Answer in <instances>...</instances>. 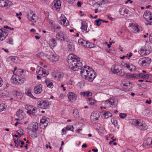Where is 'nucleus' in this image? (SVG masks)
I'll return each instance as SVG.
<instances>
[{
	"label": "nucleus",
	"mask_w": 152,
	"mask_h": 152,
	"mask_svg": "<svg viewBox=\"0 0 152 152\" xmlns=\"http://www.w3.org/2000/svg\"><path fill=\"white\" fill-rule=\"evenodd\" d=\"M132 25L133 26V27H134V32L135 33L138 32L140 31V27H139L138 25L136 24H133L132 23Z\"/></svg>",
	"instance_id": "obj_33"
},
{
	"label": "nucleus",
	"mask_w": 152,
	"mask_h": 152,
	"mask_svg": "<svg viewBox=\"0 0 152 152\" xmlns=\"http://www.w3.org/2000/svg\"><path fill=\"white\" fill-rule=\"evenodd\" d=\"M96 2L97 3V4L99 6L102 5V3H104V1L103 0H95Z\"/></svg>",
	"instance_id": "obj_52"
},
{
	"label": "nucleus",
	"mask_w": 152,
	"mask_h": 152,
	"mask_svg": "<svg viewBox=\"0 0 152 152\" xmlns=\"http://www.w3.org/2000/svg\"><path fill=\"white\" fill-rule=\"evenodd\" d=\"M104 113L103 115L105 118H107L109 117H111L112 116V114L110 112L106 111H103Z\"/></svg>",
	"instance_id": "obj_30"
},
{
	"label": "nucleus",
	"mask_w": 152,
	"mask_h": 152,
	"mask_svg": "<svg viewBox=\"0 0 152 152\" xmlns=\"http://www.w3.org/2000/svg\"><path fill=\"white\" fill-rule=\"evenodd\" d=\"M122 65L124 67H125L127 69H130L131 66L128 63H123V64H122Z\"/></svg>",
	"instance_id": "obj_49"
},
{
	"label": "nucleus",
	"mask_w": 152,
	"mask_h": 152,
	"mask_svg": "<svg viewBox=\"0 0 152 152\" xmlns=\"http://www.w3.org/2000/svg\"><path fill=\"white\" fill-rule=\"evenodd\" d=\"M42 86L41 84L36 86L34 88V93L36 94L40 93L42 91Z\"/></svg>",
	"instance_id": "obj_19"
},
{
	"label": "nucleus",
	"mask_w": 152,
	"mask_h": 152,
	"mask_svg": "<svg viewBox=\"0 0 152 152\" xmlns=\"http://www.w3.org/2000/svg\"><path fill=\"white\" fill-rule=\"evenodd\" d=\"M56 38L61 41H65L67 38L66 35L62 32H60L57 33L56 36Z\"/></svg>",
	"instance_id": "obj_10"
},
{
	"label": "nucleus",
	"mask_w": 152,
	"mask_h": 152,
	"mask_svg": "<svg viewBox=\"0 0 152 152\" xmlns=\"http://www.w3.org/2000/svg\"><path fill=\"white\" fill-rule=\"evenodd\" d=\"M12 2L6 0H0V7H4L11 5Z\"/></svg>",
	"instance_id": "obj_18"
},
{
	"label": "nucleus",
	"mask_w": 152,
	"mask_h": 152,
	"mask_svg": "<svg viewBox=\"0 0 152 152\" xmlns=\"http://www.w3.org/2000/svg\"><path fill=\"white\" fill-rule=\"evenodd\" d=\"M119 12L121 15H124L126 17H128V14L129 12L128 10L125 8L120 9Z\"/></svg>",
	"instance_id": "obj_22"
},
{
	"label": "nucleus",
	"mask_w": 152,
	"mask_h": 152,
	"mask_svg": "<svg viewBox=\"0 0 152 152\" xmlns=\"http://www.w3.org/2000/svg\"><path fill=\"white\" fill-rule=\"evenodd\" d=\"M59 59V56L56 54H53L50 56L49 60L53 63H56L58 61Z\"/></svg>",
	"instance_id": "obj_17"
},
{
	"label": "nucleus",
	"mask_w": 152,
	"mask_h": 152,
	"mask_svg": "<svg viewBox=\"0 0 152 152\" xmlns=\"http://www.w3.org/2000/svg\"><path fill=\"white\" fill-rule=\"evenodd\" d=\"M50 56H49L48 54L44 53L42 60L46 61L47 59H49V58H50Z\"/></svg>",
	"instance_id": "obj_51"
},
{
	"label": "nucleus",
	"mask_w": 152,
	"mask_h": 152,
	"mask_svg": "<svg viewBox=\"0 0 152 152\" xmlns=\"http://www.w3.org/2000/svg\"><path fill=\"white\" fill-rule=\"evenodd\" d=\"M77 4L78 7H81V2L80 1H78L77 2Z\"/></svg>",
	"instance_id": "obj_64"
},
{
	"label": "nucleus",
	"mask_w": 152,
	"mask_h": 152,
	"mask_svg": "<svg viewBox=\"0 0 152 152\" xmlns=\"http://www.w3.org/2000/svg\"><path fill=\"white\" fill-rule=\"evenodd\" d=\"M36 110V109L35 108H34L32 109V110H31V111L30 112L31 113V114L32 113H35V111Z\"/></svg>",
	"instance_id": "obj_62"
},
{
	"label": "nucleus",
	"mask_w": 152,
	"mask_h": 152,
	"mask_svg": "<svg viewBox=\"0 0 152 152\" xmlns=\"http://www.w3.org/2000/svg\"><path fill=\"white\" fill-rule=\"evenodd\" d=\"M102 20L101 19H99L96 20L95 22L96 23V25L98 26H99L101 24V22Z\"/></svg>",
	"instance_id": "obj_58"
},
{
	"label": "nucleus",
	"mask_w": 152,
	"mask_h": 152,
	"mask_svg": "<svg viewBox=\"0 0 152 152\" xmlns=\"http://www.w3.org/2000/svg\"><path fill=\"white\" fill-rule=\"evenodd\" d=\"M18 79H19L18 76L14 75L11 77V81L12 83L17 85L18 84Z\"/></svg>",
	"instance_id": "obj_23"
},
{
	"label": "nucleus",
	"mask_w": 152,
	"mask_h": 152,
	"mask_svg": "<svg viewBox=\"0 0 152 152\" xmlns=\"http://www.w3.org/2000/svg\"><path fill=\"white\" fill-rule=\"evenodd\" d=\"M138 76L143 78L147 79L149 78V75L148 74H144L143 73H140L138 74Z\"/></svg>",
	"instance_id": "obj_38"
},
{
	"label": "nucleus",
	"mask_w": 152,
	"mask_h": 152,
	"mask_svg": "<svg viewBox=\"0 0 152 152\" xmlns=\"http://www.w3.org/2000/svg\"><path fill=\"white\" fill-rule=\"evenodd\" d=\"M67 58L68 65L71 69L74 71H77L81 68L82 64L77 56L71 54L68 56Z\"/></svg>",
	"instance_id": "obj_1"
},
{
	"label": "nucleus",
	"mask_w": 152,
	"mask_h": 152,
	"mask_svg": "<svg viewBox=\"0 0 152 152\" xmlns=\"http://www.w3.org/2000/svg\"><path fill=\"white\" fill-rule=\"evenodd\" d=\"M25 93L27 96L31 98H34V97L32 95L31 90L30 89H26L25 90Z\"/></svg>",
	"instance_id": "obj_36"
},
{
	"label": "nucleus",
	"mask_w": 152,
	"mask_h": 152,
	"mask_svg": "<svg viewBox=\"0 0 152 152\" xmlns=\"http://www.w3.org/2000/svg\"><path fill=\"white\" fill-rule=\"evenodd\" d=\"M121 76L124 77L132 79H134L138 77V74H136L124 73Z\"/></svg>",
	"instance_id": "obj_14"
},
{
	"label": "nucleus",
	"mask_w": 152,
	"mask_h": 152,
	"mask_svg": "<svg viewBox=\"0 0 152 152\" xmlns=\"http://www.w3.org/2000/svg\"><path fill=\"white\" fill-rule=\"evenodd\" d=\"M151 59L149 58H140L138 63L142 66H148L151 63Z\"/></svg>",
	"instance_id": "obj_5"
},
{
	"label": "nucleus",
	"mask_w": 152,
	"mask_h": 152,
	"mask_svg": "<svg viewBox=\"0 0 152 152\" xmlns=\"http://www.w3.org/2000/svg\"><path fill=\"white\" fill-rule=\"evenodd\" d=\"M73 113L74 114V115L77 117H79V113L78 110H74Z\"/></svg>",
	"instance_id": "obj_44"
},
{
	"label": "nucleus",
	"mask_w": 152,
	"mask_h": 152,
	"mask_svg": "<svg viewBox=\"0 0 152 152\" xmlns=\"http://www.w3.org/2000/svg\"><path fill=\"white\" fill-rule=\"evenodd\" d=\"M133 123H134V125L136 126H139V127L140 129L144 130L147 129V126L145 124H143L142 122L141 124L140 122L138 120L134 119Z\"/></svg>",
	"instance_id": "obj_6"
},
{
	"label": "nucleus",
	"mask_w": 152,
	"mask_h": 152,
	"mask_svg": "<svg viewBox=\"0 0 152 152\" xmlns=\"http://www.w3.org/2000/svg\"><path fill=\"white\" fill-rule=\"evenodd\" d=\"M87 23L85 21L82 22V26L81 27L82 31L83 32L84 31H86V32H88V31H87Z\"/></svg>",
	"instance_id": "obj_24"
},
{
	"label": "nucleus",
	"mask_w": 152,
	"mask_h": 152,
	"mask_svg": "<svg viewBox=\"0 0 152 152\" xmlns=\"http://www.w3.org/2000/svg\"><path fill=\"white\" fill-rule=\"evenodd\" d=\"M61 3L59 0L54 1L52 3L53 7L55 8L56 10H59L61 7Z\"/></svg>",
	"instance_id": "obj_15"
},
{
	"label": "nucleus",
	"mask_w": 152,
	"mask_h": 152,
	"mask_svg": "<svg viewBox=\"0 0 152 152\" xmlns=\"http://www.w3.org/2000/svg\"><path fill=\"white\" fill-rule=\"evenodd\" d=\"M112 123L114 125H115L117 123V121L113 118H112L111 120Z\"/></svg>",
	"instance_id": "obj_59"
},
{
	"label": "nucleus",
	"mask_w": 152,
	"mask_h": 152,
	"mask_svg": "<svg viewBox=\"0 0 152 152\" xmlns=\"http://www.w3.org/2000/svg\"><path fill=\"white\" fill-rule=\"evenodd\" d=\"M126 86V87H124V89L127 91L129 90L130 89V88H132V84L129 83H127V85Z\"/></svg>",
	"instance_id": "obj_43"
},
{
	"label": "nucleus",
	"mask_w": 152,
	"mask_h": 152,
	"mask_svg": "<svg viewBox=\"0 0 152 152\" xmlns=\"http://www.w3.org/2000/svg\"><path fill=\"white\" fill-rule=\"evenodd\" d=\"M75 1V0H69V3L70 4H73Z\"/></svg>",
	"instance_id": "obj_63"
},
{
	"label": "nucleus",
	"mask_w": 152,
	"mask_h": 152,
	"mask_svg": "<svg viewBox=\"0 0 152 152\" xmlns=\"http://www.w3.org/2000/svg\"><path fill=\"white\" fill-rule=\"evenodd\" d=\"M149 39L150 42L152 43V32L149 35Z\"/></svg>",
	"instance_id": "obj_60"
},
{
	"label": "nucleus",
	"mask_w": 152,
	"mask_h": 152,
	"mask_svg": "<svg viewBox=\"0 0 152 152\" xmlns=\"http://www.w3.org/2000/svg\"><path fill=\"white\" fill-rule=\"evenodd\" d=\"M7 42L10 44L12 45L13 44V40L12 38H9L7 39Z\"/></svg>",
	"instance_id": "obj_55"
},
{
	"label": "nucleus",
	"mask_w": 152,
	"mask_h": 152,
	"mask_svg": "<svg viewBox=\"0 0 152 152\" xmlns=\"http://www.w3.org/2000/svg\"><path fill=\"white\" fill-rule=\"evenodd\" d=\"M143 17L149 23V24L152 23V14L150 12L146 11L144 14Z\"/></svg>",
	"instance_id": "obj_7"
},
{
	"label": "nucleus",
	"mask_w": 152,
	"mask_h": 152,
	"mask_svg": "<svg viewBox=\"0 0 152 152\" xmlns=\"http://www.w3.org/2000/svg\"><path fill=\"white\" fill-rule=\"evenodd\" d=\"M26 15L27 19L32 22H36L38 19L37 16L31 10L28 11Z\"/></svg>",
	"instance_id": "obj_3"
},
{
	"label": "nucleus",
	"mask_w": 152,
	"mask_h": 152,
	"mask_svg": "<svg viewBox=\"0 0 152 152\" xmlns=\"http://www.w3.org/2000/svg\"><path fill=\"white\" fill-rule=\"evenodd\" d=\"M59 20L61 24L64 25L65 26H68L69 25V23L64 15H61Z\"/></svg>",
	"instance_id": "obj_12"
},
{
	"label": "nucleus",
	"mask_w": 152,
	"mask_h": 152,
	"mask_svg": "<svg viewBox=\"0 0 152 152\" xmlns=\"http://www.w3.org/2000/svg\"><path fill=\"white\" fill-rule=\"evenodd\" d=\"M12 94L14 96L17 97L18 99H21V98L20 96L22 94L21 93L16 91H13Z\"/></svg>",
	"instance_id": "obj_27"
},
{
	"label": "nucleus",
	"mask_w": 152,
	"mask_h": 152,
	"mask_svg": "<svg viewBox=\"0 0 152 152\" xmlns=\"http://www.w3.org/2000/svg\"><path fill=\"white\" fill-rule=\"evenodd\" d=\"M142 49L144 50L145 49L146 50H150V52L151 51V48L150 46L148 44H145L143 47L142 48Z\"/></svg>",
	"instance_id": "obj_42"
},
{
	"label": "nucleus",
	"mask_w": 152,
	"mask_h": 152,
	"mask_svg": "<svg viewBox=\"0 0 152 152\" xmlns=\"http://www.w3.org/2000/svg\"><path fill=\"white\" fill-rule=\"evenodd\" d=\"M8 31L5 29L1 28L0 29V40L3 41L8 36Z\"/></svg>",
	"instance_id": "obj_8"
},
{
	"label": "nucleus",
	"mask_w": 152,
	"mask_h": 152,
	"mask_svg": "<svg viewBox=\"0 0 152 152\" xmlns=\"http://www.w3.org/2000/svg\"><path fill=\"white\" fill-rule=\"evenodd\" d=\"M151 138H148L147 139L145 140L143 144V146L144 147H146L148 146H150L151 142Z\"/></svg>",
	"instance_id": "obj_25"
},
{
	"label": "nucleus",
	"mask_w": 152,
	"mask_h": 152,
	"mask_svg": "<svg viewBox=\"0 0 152 152\" xmlns=\"http://www.w3.org/2000/svg\"><path fill=\"white\" fill-rule=\"evenodd\" d=\"M99 113L96 112H94L91 114V118L94 121L97 120L99 118Z\"/></svg>",
	"instance_id": "obj_20"
},
{
	"label": "nucleus",
	"mask_w": 152,
	"mask_h": 152,
	"mask_svg": "<svg viewBox=\"0 0 152 152\" xmlns=\"http://www.w3.org/2000/svg\"><path fill=\"white\" fill-rule=\"evenodd\" d=\"M45 82L46 83L47 86L49 88H52L53 86L52 82L50 80H45Z\"/></svg>",
	"instance_id": "obj_28"
},
{
	"label": "nucleus",
	"mask_w": 152,
	"mask_h": 152,
	"mask_svg": "<svg viewBox=\"0 0 152 152\" xmlns=\"http://www.w3.org/2000/svg\"><path fill=\"white\" fill-rule=\"evenodd\" d=\"M105 105L106 107H104V109L108 107H115L117 106V103L114 99H110L105 101Z\"/></svg>",
	"instance_id": "obj_4"
},
{
	"label": "nucleus",
	"mask_w": 152,
	"mask_h": 152,
	"mask_svg": "<svg viewBox=\"0 0 152 152\" xmlns=\"http://www.w3.org/2000/svg\"><path fill=\"white\" fill-rule=\"evenodd\" d=\"M150 52L149 50H146L145 49L144 50L142 49L140 51V54L142 56H144L149 54Z\"/></svg>",
	"instance_id": "obj_26"
},
{
	"label": "nucleus",
	"mask_w": 152,
	"mask_h": 152,
	"mask_svg": "<svg viewBox=\"0 0 152 152\" xmlns=\"http://www.w3.org/2000/svg\"><path fill=\"white\" fill-rule=\"evenodd\" d=\"M38 127V124L37 123H35L32 126V131H37Z\"/></svg>",
	"instance_id": "obj_37"
},
{
	"label": "nucleus",
	"mask_w": 152,
	"mask_h": 152,
	"mask_svg": "<svg viewBox=\"0 0 152 152\" xmlns=\"http://www.w3.org/2000/svg\"><path fill=\"white\" fill-rule=\"evenodd\" d=\"M14 142L15 144V146L16 147H18L19 146L20 144V143L21 142V141L19 140H15L14 139Z\"/></svg>",
	"instance_id": "obj_48"
},
{
	"label": "nucleus",
	"mask_w": 152,
	"mask_h": 152,
	"mask_svg": "<svg viewBox=\"0 0 152 152\" xmlns=\"http://www.w3.org/2000/svg\"><path fill=\"white\" fill-rule=\"evenodd\" d=\"M49 103L48 102H38V106L42 109H47L48 108Z\"/></svg>",
	"instance_id": "obj_13"
},
{
	"label": "nucleus",
	"mask_w": 152,
	"mask_h": 152,
	"mask_svg": "<svg viewBox=\"0 0 152 152\" xmlns=\"http://www.w3.org/2000/svg\"><path fill=\"white\" fill-rule=\"evenodd\" d=\"M26 109L28 110L27 113L31 114L30 112L31 111V109L32 108V106L29 105H26L25 106Z\"/></svg>",
	"instance_id": "obj_40"
},
{
	"label": "nucleus",
	"mask_w": 152,
	"mask_h": 152,
	"mask_svg": "<svg viewBox=\"0 0 152 152\" xmlns=\"http://www.w3.org/2000/svg\"><path fill=\"white\" fill-rule=\"evenodd\" d=\"M25 80V79L24 78H20L19 77V79H18L17 85H18L19 84H21L23 83L24 82Z\"/></svg>",
	"instance_id": "obj_45"
},
{
	"label": "nucleus",
	"mask_w": 152,
	"mask_h": 152,
	"mask_svg": "<svg viewBox=\"0 0 152 152\" xmlns=\"http://www.w3.org/2000/svg\"><path fill=\"white\" fill-rule=\"evenodd\" d=\"M121 69V66L118 64H115L112 66L111 70L114 74H118L120 72Z\"/></svg>",
	"instance_id": "obj_9"
},
{
	"label": "nucleus",
	"mask_w": 152,
	"mask_h": 152,
	"mask_svg": "<svg viewBox=\"0 0 152 152\" xmlns=\"http://www.w3.org/2000/svg\"><path fill=\"white\" fill-rule=\"evenodd\" d=\"M89 66H86L81 69L80 74L83 77L92 82L95 77L96 75L93 70H91Z\"/></svg>",
	"instance_id": "obj_2"
},
{
	"label": "nucleus",
	"mask_w": 152,
	"mask_h": 152,
	"mask_svg": "<svg viewBox=\"0 0 152 152\" xmlns=\"http://www.w3.org/2000/svg\"><path fill=\"white\" fill-rule=\"evenodd\" d=\"M136 67L135 66H134L132 65L130 66V69H129V70L130 71L132 72V71H135L136 70Z\"/></svg>",
	"instance_id": "obj_56"
},
{
	"label": "nucleus",
	"mask_w": 152,
	"mask_h": 152,
	"mask_svg": "<svg viewBox=\"0 0 152 152\" xmlns=\"http://www.w3.org/2000/svg\"><path fill=\"white\" fill-rule=\"evenodd\" d=\"M127 85V83H124L123 82L121 83V85L124 88V87H125L126 86V85Z\"/></svg>",
	"instance_id": "obj_61"
},
{
	"label": "nucleus",
	"mask_w": 152,
	"mask_h": 152,
	"mask_svg": "<svg viewBox=\"0 0 152 152\" xmlns=\"http://www.w3.org/2000/svg\"><path fill=\"white\" fill-rule=\"evenodd\" d=\"M68 48L71 51H74L75 50L74 45L72 41L68 43Z\"/></svg>",
	"instance_id": "obj_29"
},
{
	"label": "nucleus",
	"mask_w": 152,
	"mask_h": 152,
	"mask_svg": "<svg viewBox=\"0 0 152 152\" xmlns=\"http://www.w3.org/2000/svg\"><path fill=\"white\" fill-rule=\"evenodd\" d=\"M78 42L79 44L84 46L86 42V41L82 39H78Z\"/></svg>",
	"instance_id": "obj_41"
},
{
	"label": "nucleus",
	"mask_w": 152,
	"mask_h": 152,
	"mask_svg": "<svg viewBox=\"0 0 152 152\" xmlns=\"http://www.w3.org/2000/svg\"><path fill=\"white\" fill-rule=\"evenodd\" d=\"M5 109V105L4 104H0V112L2 111Z\"/></svg>",
	"instance_id": "obj_54"
},
{
	"label": "nucleus",
	"mask_w": 152,
	"mask_h": 152,
	"mask_svg": "<svg viewBox=\"0 0 152 152\" xmlns=\"http://www.w3.org/2000/svg\"><path fill=\"white\" fill-rule=\"evenodd\" d=\"M67 95L69 100L72 102H75L77 99V96L73 93L69 92Z\"/></svg>",
	"instance_id": "obj_16"
},
{
	"label": "nucleus",
	"mask_w": 152,
	"mask_h": 152,
	"mask_svg": "<svg viewBox=\"0 0 152 152\" xmlns=\"http://www.w3.org/2000/svg\"><path fill=\"white\" fill-rule=\"evenodd\" d=\"M36 72L37 74L42 75L43 77H45L48 75L46 70L39 66H38Z\"/></svg>",
	"instance_id": "obj_11"
},
{
	"label": "nucleus",
	"mask_w": 152,
	"mask_h": 152,
	"mask_svg": "<svg viewBox=\"0 0 152 152\" xmlns=\"http://www.w3.org/2000/svg\"><path fill=\"white\" fill-rule=\"evenodd\" d=\"M63 74L60 72H58L57 73H56L54 75V77L55 78H58V79H60L61 78H62L63 77Z\"/></svg>",
	"instance_id": "obj_35"
},
{
	"label": "nucleus",
	"mask_w": 152,
	"mask_h": 152,
	"mask_svg": "<svg viewBox=\"0 0 152 152\" xmlns=\"http://www.w3.org/2000/svg\"><path fill=\"white\" fill-rule=\"evenodd\" d=\"M49 45L52 48H54L57 45L56 40L53 38H51L49 40Z\"/></svg>",
	"instance_id": "obj_21"
},
{
	"label": "nucleus",
	"mask_w": 152,
	"mask_h": 152,
	"mask_svg": "<svg viewBox=\"0 0 152 152\" xmlns=\"http://www.w3.org/2000/svg\"><path fill=\"white\" fill-rule=\"evenodd\" d=\"M36 131H31V137L34 138H35L37 137V135L36 133Z\"/></svg>",
	"instance_id": "obj_50"
},
{
	"label": "nucleus",
	"mask_w": 152,
	"mask_h": 152,
	"mask_svg": "<svg viewBox=\"0 0 152 152\" xmlns=\"http://www.w3.org/2000/svg\"><path fill=\"white\" fill-rule=\"evenodd\" d=\"M84 47L89 48H92L94 47V45L93 43L86 41V43L84 45Z\"/></svg>",
	"instance_id": "obj_32"
},
{
	"label": "nucleus",
	"mask_w": 152,
	"mask_h": 152,
	"mask_svg": "<svg viewBox=\"0 0 152 152\" xmlns=\"http://www.w3.org/2000/svg\"><path fill=\"white\" fill-rule=\"evenodd\" d=\"M73 126L72 125H68L66 126L65 128L66 131V130H71L73 131L72 129H73Z\"/></svg>",
	"instance_id": "obj_46"
},
{
	"label": "nucleus",
	"mask_w": 152,
	"mask_h": 152,
	"mask_svg": "<svg viewBox=\"0 0 152 152\" xmlns=\"http://www.w3.org/2000/svg\"><path fill=\"white\" fill-rule=\"evenodd\" d=\"M18 59V58L17 57H13L11 58V61L13 63H16Z\"/></svg>",
	"instance_id": "obj_47"
},
{
	"label": "nucleus",
	"mask_w": 152,
	"mask_h": 152,
	"mask_svg": "<svg viewBox=\"0 0 152 152\" xmlns=\"http://www.w3.org/2000/svg\"><path fill=\"white\" fill-rule=\"evenodd\" d=\"M48 118L46 117H43L41 120L40 122L42 124H45V126H46L48 122Z\"/></svg>",
	"instance_id": "obj_34"
},
{
	"label": "nucleus",
	"mask_w": 152,
	"mask_h": 152,
	"mask_svg": "<svg viewBox=\"0 0 152 152\" xmlns=\"http://www.w3.org/2000/svg\"><path fill=\"white\" fill-rule=\"evenodd\" d=\"M127 116V114L126 113H121L119 114V117L121 118H124Z\"/></svg>",
	"instance_id": "obj_57"
},
{
	"label": "nucleus",
	"mask_w": 152,
	"mask_h": 152,
	"mask_svg": "<svg viewBox=\"0 0 152 152\" xmlns=\"http://www.w3.org/2000/svg\"><path fill=\"white\" fill-rule=\"evenodd\" d=\"M80 94L83 96H86L88 97L91 96L92 95V94L90 92L87 91L86 92H80Z\"/></svg>",
	"instance_id": "obj_31"
},
{
	"label": "nucleus",
	"mask_w": 152,
	"mask_h": 152,
	"mask_svg": "<svg viewBox=\"0 0 152 152\" xmlns=\"http://www.w3.org/2000/svg\"><path fill=\"white\" fill-rule=\"evenodd\" d=\"M88 103L91 105H93L94 104L95 100L93 99L88 98L87 100Z\"/></svg>",
	"instance_id": "obj_39"
},
{
	"label": "nucleus",
	"mask_w": 152,
	"mask_h": 152,
	"mask_svg": "<svg viewBox=\"0 0 152 152\" xmlns=\"http://www.w3.org/2000/svg\"><path fill=\"white\" fill-rule=\"evenodd\" d=\"M43 55H44V53L42 52H40L36 54L37 57H39L42 59H43Z\"/></svg>",
	"instance_id": "obj_53"
}]
</instances>
